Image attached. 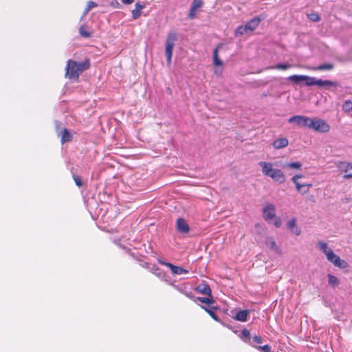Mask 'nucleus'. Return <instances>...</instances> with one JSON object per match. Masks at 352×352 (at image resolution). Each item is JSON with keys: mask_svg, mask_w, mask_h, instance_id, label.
Here are the masks:
<instances>
[{"mask_svg": "<svg viewBox=\"0 0 352 352\" xmlns=\"http://www.w3.org/2000/svg\"><path fill=\"white\" fill-rule=\"evenodd\" d=\"M288 80L294 83H299L302 80H305V85L307 86L317 85L319 87H324L326 89H329V87H337L338 85V82L336 81L329 80H323L303 75H292L288 77Z\"/></svg>", "mask_w": 352, "mask_h": 352, "instance_id": "f257e3e1", "label": "nucleus"}, {"mask_svg": "<svg viewBox=\"0 0 352 352\" xmlns=\"http://www.w3.org/2000/svg\"><path fill=\"white\" fill-rule=\"evenodd\" d=\"M89 66L90 64L88 60L82 62L69 60L66 67V76H68L70 79H77L80 74L88 69Z\"/></svg>", "mask_w": 352, "mask_h": 352, "instance_id": "f03ea898", "label": "nucleus"}, {"mask_svg": "<svg viewBox=\"0 0 352 352\" xmlns=\"http://www.w3.org/2000/svg\"><path fill=\"white\" fill-rule=\"evenodd\" d=\"M258 165L262 168V173L267 177H271L275 182L283 184L285 182V176L283 172L277 168H273V164L271 162H259Z\"/></svg>", "mask_w": 352, "mask_h": 352, "instance_id": "7ed1b4c3", "label": "nucleus"}, {"mask_svg": "<svg viewBox=\"0 0 352 352\" xmlns=\"http://www.w3.org/2000/svg\"><path fill=\"white\" fill-rule=\"evenodd\" d=\"M177 40V34L175 32H170L166 37L165 43V54L168 65L171 64V58L175 43Z\"/></svg>", "mask_w": 352, "mask_h": 352, "instance_id": "20e7f679", "label": "nucleus"}, {"mask_svg": "<svg viewBox=\"0 0 352 352\" xmlns=\"http://www.w3.org/2000/svg\"><path fill=\"white\" fill-rule=\"evenodd\" d=\"M310 129L320 133H327L330 130V126L324 120L311 119Z\"/></svg>", "mask_w": 352, "mask_h": 352, "instance_id": "39448f33", "label": "nucleus"}, {"mask_svg": "<svg viewBox=\"0 0 352 352\" xmlns=\"http://www.w3.org/2000/svg\"><path fill=\"white\" fill-rule=\"evenodd\" d=\"M311 119L304 116H294L288 120V122L289 123H296L299 126L310 129Z\"/></svg>", "mask_w": 352, "mask_h": 352, "instance_id": "423d86ee", "label": "nucleus"}, {"mask_svg": "<svg viewBox=\"0 0 352 352\" xmlns=\"http://www.w3.org/2000/svg\"><path fill=\"white\" fill-rule=\"evenodd\" d=\"M337 168L340 171L344 173V178L351 179L352 178V163L349 162H338L336 164Z\"/></svg>", "mask_w": 352, "mask_h": 352, "instance_id": "0eeeda50", "label": "nucleus"}, {"mask_svg": "<svg viewBox=\"0 0 352 352\" xmlns=\"http://www.w3.org/2000/svg\"><path fill=\"white\" fill-rule=\"evenodd\" d=\"M263 218L266 221H270L276 216L275 206L273 204H267L263 209Z\"/></svg>", "mask_w": 352, "mask_h": 352, "instance_id": "6e6552de", "label": "nucleus"}, {"mask_svg": "<svg viewBox=\"0 0 352 352\" xmlns=\"http://www.w3.org/2000/svg\"><path fill=\"white\" fill-rule=\"evenodd\" d=\"M177 230L183 234H186L189 232V226L186 221L183 218H178L176 221Z\"/></svg>", "mask_w": 352, "mask_h": 352, "instance_id": "1a4fd4ad", "label": "nucleus"}, {"mask_svg": "<svg viewBox=\"0 0 352 352\" xmlns=\"http://www.w3.org/2000/svg\"><path fill=\"white\" fill-rule=\"evenodd\" d=\"M160 263H162V265H164L168 267H170V269L171 270V272H173V274H188V271L182 267H179V266H175L170 263H167V262H165V261H160Z\"/></svg>", "mask_w": 352, "mask_h": 352, "instance_id": "9d476101", "label": "nucleus"}, {"mask_svg": "<svg viewBox=\"0 0 352 352\" xmlns=\"http://www.w3.org/2000/svg\"><path fill=\"white\" fill-rule=\"evenodd\" d=\"M262 19H263V17L260 16H256L252 19L245 23V28H247L248 32L254 31L258 26Z\"/></svg>", "mask_w": 352, "mask_h": 352, "instance_id": "9b49d317", "label": "nucleus"}, {"mask_svg": "<svg viewBox=\"0 0 352 352\" xmlns=\"http://www.w3.org/2000/svg\"><path fill=\"white\" fill-rule=\"evenodd\" d=\"M195 289L197 292H199L201 294L207 295V296H209L210 297H211L212 291H211L210 286L207 284H204V283L199 284L196 287Z\"/></svg>", "mask_w": 352, "mask_h": 352, "instance_id": "f8f14e48", "label": "nucleus"}, {"mask_svg": "<svg viewBox=\"0 0 352 352\" xmlns=\"http://www.w3.org/2000/svg\"><path fill=\"white\" fill-rule=\"evenodd\" d=\"M289 144L286 138H280L274 141L273 146L275 149H280L286 147Z\"/></svg>", "mask_w": 352, "mask_h": 352, "instance_id": "ddd939ff", "label": "nucleus"}, {"mask_svg": "<svg viewBox=\"0 0 352 352\" xmlns=\"http://www.w3.org/2000/svg\"><path fill=\"white\" fill-rule=\"evenodd\" d=\"M250 310L248 309H243L240 310L238 311L234 318L236 320L240 321V322H245L248 320V316L250 314Z\"/></svg>", "mask_w": 352, "mask_h": 352, "instance_id": "4468645a", "label": "nucleus"}, {"mask_svg": "<svg viewBox=\"0 0 352 352\" xmlns=\"http://www.w3.org/2000/svg\"><path fill=\"white\" fill-rule=\"evenodd\" d=\"M58 135L60 136V140L63 144L65 142H70L72 139V135L65 128L60 131V133H58Z\"/></svg>", "mask_w": 352, "mask_h": 352, "instance_id": "2eb2a0df", "label": "nucleus"}, {"mask_svg": "<svg viewBox=\"0 0 352 352\" xmlns=\"http://www.w3.org/2000/svg\"><path fill=\"white\" fill-rule=\"evenodd\" d=\"M265 244L269 246V248L274 250V252H276V253L278 254H280L281 253V250L280 248L277 246L275 241L274 240V239L271 236L270 237H267L265 240Z\"/></svg>", "mask_w": 352, "mask_h": 352, "instance_id": "dca6fc26", "label": "nucleus"}, {"mask_svg": "<svg viewBox=\"0 0 352 352\" xmlns=\"http://www.w3.org/2000/svg\"><path fill=\"white\" fill-rule=\"evenodd\" d=\"M135 9L132 10V17L133 19H137L141 15V10L145 7V5L140 3H136Z\"/></svg>", "mask_w": 352, "mask_h": 352, "instance_id": "f3484780", "label": "nucleus"}, {"mask_svg": "<svg viewBox=\"0 0 352 352\" xmlns=\"http://www.w3.org/2000/svg\"><path fill=\"white\" fill-rule=\"evenodd\" d=\"M201 308L204 309L214 320L219 322V318L217 315L214 313V310L217 309V307H206L204 305H201Z\"/></svg>", "mask_w": 352, "mask_h": 352, "instance_id": "a211bd4d", "label": "nucleus"}, {"mask_svg": "<svg viewBox=\"0 0 352 352\" xmlns=\"http://www.w3.org/2000/svg\"><path fill=\"white\" fill-rule=\"evenodd\" d=\"M221 47V45H218L213 52V61L215 66H222L223 62L219 58L218 50Z\"/></svg>", "mask_w": 352, "mask_h": 352, "instance_id": "6ab92c4d", "label": "nucleus"}, {"mask_svg": "<svg viewBox=\"0 0 352 352\" xmlns=\"http://www.w3.org/2000/svg\"><path fill=\"white\" fill-rule=\"evenodd\" d=\"M221 47V45H218L213 52V61L215 66H222L223 62L219 58L218 50Z\"/></svg>", "mask_w": 352, "mask_h": 352, "instance_id": "aec40b11", "label": "nucleus"}, {"mask_svg": "<svg viewBox=\"0 0 352 352\" xmlns=\"http://www.w3.org/2000/svg\"><path fill=\"white\" fill-rule=\"evenodd\" d=\"M328 283L332 287H335L339 285V280L333 275L329 274L327 275Z\"/></svg>", "mask_w": 352, "mask_h": 352, "instance_id": "412c9836", "label": "nucleus"}, {"mask_svg": "<svg viewBox=\"0 0 352 352\" xmlns=\"http://www.w3.org/2000/svg\"><path fill=\"white\" fill-rule=\"evenodd\" d=\"M333 67H334V65L332 63H324V64H321L316 67H314V69L319 70V71L331 70L333 69Z\"/></svg>", "mask_w": 352, "mask_h": 352, "instance_id": "4be33fe9", "label": "nucleus"}, {"mask_svg": "<svg viewBox=\"0 0 352 352\" xmlns=\"http://www.w3.org/2000/svg\"><path fill=\"white\" fill-rule=\"evenodd\" d=\"M334 266L338 267L340 269H345L348 267V263L346 261L341 259L338 257L336 262L333 263Z\"/></svg>", "mask_w": 352, "mask_h": 352, "instance_id": "5701e85b", "label": "nucleus"}, {"mask_svg": "<svg viewBox=\"0 0 352 352\" xmlns=\"http://www.w3.org/2000/svg\"><path fill=\"white\" fill-rule=\"evenodd\" d=\"M292 67V65L291 64H287V63H278V64H276V65L273 66V67H271L272 69H278V70H286V69H288L289 68H291Z\"/></svg>", "mask_w": 352, "mask_h": 352, "instance_id": "b1692460", "label": "nucleus"}, {"mask_svg": "<svg viewBox=\"0 0 352 352\" xmlns=\"http://www.w3.org/2000/svg\"><path fill=\"white\" fill-rule=\"evenodd\" d=\"M342 109L344 112H350L352 110V101L350 100L344 101L342 105Z\"/></svg>", "mask_w": 352, "mask_h": 352, "instance_id": "393cba45", "label": "nucleus"}, {"mask_svg": "<svg viewBox=\"0 0 352 352\" xmlns=\"http://www.w3.org/2000/svg\"><path fill=\"white\" fill-rule=\"evenodd\" d=\"M318 245L320 250L322 251L325 254L327 257V254L329 252L333 251L331 249L328 248L327 244L324 242L319 241Z\"/></svg>", "mask_w": 352, "mask_h": 352, "instance_id": "a878e982", "label": "nucleus"}, {"mask_svg": "<svg viewBox=\"0 0 352 352\" xmlns=\"http://www.w3.org/2000/svg\"><path fill=\"white\" fill-rule=\"evenodd\" d=\"M283 167L292 169H300L302 167V164L299 162H290L285 164Z\"/></svg>", "mask_w": 352, "mask_h": 352, "instance_id": "bb28decb", "label": "nucleus"}, {"mask_svg": "<svg viewBox=\"0 0 352 352\" xmlns=\"http://www.w3.org/2000/svg\"><path fill=\"white\" fill-rule=\"evenodd\" d=\"M247 32H248V30H247V28H245V25H241L238 27V28L235 30L234 36L236 37H238Z\"/></svg>", "mask_w": 352, "mask_h": 352, "instance_id": "cd10ccee", "label": "nucleus"}, {"mask_svg": "<svg viewBox=\"0 0 352 352\" xmlns=\"http://www.w3.org/2000/svg\"><path fill=\"white\" fill-rule=\"evenodd\" d=\"M199 300V302L208 305H211L214 303V300L212 299V296L210 298H204V297H197L195 298V301Z\"/></svg>", "mask_w": 352, "mask_h": 352, "instance_id": "c85d7f7f", "label": "nucleus"}, {"mask_svg": "<svg viewBox=\"0 0 352 352\" xmlns=\"http://www.w3.org/2000/svg\"><path fill=\"white\" fill-rule=\"evenodd\" d=\"M79 33L82 36L85 38H89L91 36V33L87 30V28L85 26H81L80 28Z\"/></svg>", "mask_w": 352, "mask_h": 352, "instance_id": "c756f323", "label": "nucleus"}, {"mask_svg": "<svg viewBox=\"0 0 352 352\" xmlns=\"http://www.w3.org/2000/svg\"><path fill=\"white\" fill-rule=\"evenodd\" d=\"M339 256H337L334 252L333 251H331L329 252L328 254H327V260L332 263L333 264L334 262H336V259L338 258Z\"/></svg>", "mask_w": 352, "mask_h": 352, "instance_id": "7c9ffc66", "label": "nucleus"}, {"mask_svg": "<svg viewBox=\"0 0 352 352\" xmlns=\"http://www.w3.org/2000/svg\"><path fill=\"white\" fill-rule=\"evenodd\" d=\"M202 6H203L202 0H193L190 8H192V10H197L198 8H201Z\"/></svg>", "mask_w": 352, "mask_h": 352, "instance_id": "2f4dec72", "label": "nucleus"}, {"mask_svg": "<svg viewBox=\"0 0 352 352\" xmlns=\"http://www.w3.org/2000/svg\"><path fill=\"white\" fill-rule=\"evenodd\" d=\"M97 6H98L97 3L95 2L89 1L87 5L86 8L85 9L84 15L87 14L92 8L96 7Z\"/></svg>", "mask_w": 352, "mask_h": 352, "instance_id": "473e14b6", "label": "nucleus"}, {"mask_svg": "<svg viewBox=\"0 0 352 352\" xmlns=\"http://www.w3.org/2000/svg\"><path fill=\"white\" fill-rule=\"evenodd\" d=\"M241 334H242V339L245 341V342H249L250 340V333L248 330L244 329L242 330L241 331Z\"/></svg>", "mask_w": 352, "mask_h": 352, "instance_id": "72a5a7b5", "label": "nucleus"}, {"mask_svg": "<svg viewBox=\"0 0 352 352\" xmlns=\"http://www.w3.org/2000/svg\"><path fill=\"white\" fill-rule=\"evenodd\" d=\"M296 185V190L301 192L302 194H306L308 192V188H306V190H302V188H305V185L300 184L298 182H294Z\"/></svg>", "mask_w": 352, "mask_h": 352, "instance_id": "f704fd0d", "label": "nucleus"}, {"mask_svg": "<svg viewBox=\"0 0 352 352\" xmlns=\"http://www.w3.org/2000/svg\"><path fill=\"white\" fill-rule=\"evenodd\" d=\"M256 348L261 352H271V346L268 344L256 346Z\"/></svg>", "mask_w": 352, "mask_h": 352, "instance_id": "c9c22d12", "label": "nucleus"}, {"mask_svg": "<svg viewBox=\"0 0 352 352\" xmlns=\"http://www.w3.org/2000/svg\"><path fill=\"white\" fill-rule=\"evenodd\" d=\"M73 179H74L76 186H78V187H80L82 186V180L79 176H78L76 175H73Z\"/></svg>", "mask_w": 352, "mask_h": 352, "instance_id": "e433bc0d", "label": "nucleus"}, {"mask_svg": "<svg viewBox=\"0 0 352 352\" xmlns=\"http://www.w3.org/2000/svg\"><path fill=\"white\" fill-rule=\"evenodd\" d=\"M308 17L310 20L313 21H318L320 20V17L318 15V14L316 13H311L310 14H308Z\"/></svg>", "mask_w": 352, "mask_h": 352, "instance_id": "4c0bfd02", "label": "nucleus"}, {"mask_svg": "<svg viewBox=\"0 0 352 352\" xmlns=\"http://www.w3.org/2000/svg\"><path fill=\"white\" fill-rule=\"evenodd\" d=\"M54 124H55V128H56V132L58 133H60V131L63 130V129L62 127V123L58 120H56L54 122Z\"/></svg>", "mask_w": 352, "mask_h": 352, "instance_id": "58836bf2", "label": "nucleus"}, {"mask_svg": "<svg viewBox=\"0 0 352 352\" xmlns=\"http://www.w3.org/2000/svg\"><path fill=\"white\" fill-rule=\"evenodd\" d=\"M253 340H254L256 343H257V344H260V343H262V342H263V338H262L261 336H254L253 337Z\"/></svg>", "mask_w": 352, "mask_h": 352, "instance_id": "ea45409f", "label": "nucleus"}, {"mask_svg": "<svg viewBox=\"0 0 352 352\" xmlns=\"http://www.w3.org/2000/svg\"><path fill=\"white\" fill-rule=\"evenodd\" d=\"M197 10H192V8H190V12H189V18L190 19H193L195 15V12H196Z\"/></svg>", "mask_w": 352, "mask_h": 352, "instance_id": "a19ab883", "label": "nucleus"}, {"mask_svg": "<svg viewBox=\"0 0 352 352\" xmlns=\"http://www.w3.org/2000/svg\"><path fill=\"white\" fill-rule=\"evenodd\" d=\"M302 176V175H296L292 178V181L293 182H298V179L301 178Z\"/></svg>", "mask_w": 352, "mask_h": 352, "instance_id": "79ce46f5", "label": "nucleus"}, {"mask_svg": "<svg viewBox=\"0 0 352 352\" xmlns=\"http://www.w3.org/2000/svg\"><path fill=\"white\" fill-rule=\"evenodd\" d=\"M287 226H288V228L289 229H292L295 227L296 226V223H295V221L294 220H292L290 221L288 223H287Z\"/></svg>", "mask_w": 352, "mask_h": 352, "instance_id": "37998d69", "label": "nucleus"}, {"mask_svg": "<svg viewBox=\"0 0 352 352\" xmlns=\"http://www.w3.org/2000/svg\"><path fill=\"white\" fill-rule=\"evenodd\" d=\"M274 225L276 227V228H278L281 225V221H280V219H277L275 220L274 223Z\"/></svg>", "mask_w": 352, "mask_h": 352, "instance_id": "c03bdc74", "label": "nucleus"}, {"mask_svg": "<svg viewBox=\"0 0 352 352\" xmlns=\"http://www.w3.org/2000/svg\"><path fill=\"white\" fill-rule=\"evenodd\" d=\"M134 0H122V2L124 3V4H126V5H129V4H131L133 2Z\"/></svg>", "mask_w": 352, "mask_h": 352, "instance_id": "a18cd8bd", "label": "nucleus"}, {"mask_svg": "<svg viewBox=\"0 0 352 352\" xmlns=\"http://www.w3.org/2000/svg\"><path fill=\"white\" fill-rule=\"evenodd\" d=\"M293 231L296 235H299L300 234V230L298 228H296V229Z\"/></svg>", "mask_w": 352, "mask_h": 352, "instance_id": "49530a36", "label": "nucleus"}, {"mask_svg": "<svg viewBox=\"0 0 352 352\" xmlns=\"http://www.w3.org/2000/svg\"><path fill=\"white\" fill-rule=\"evenodd\" d=\"M305 188H308V190L309 189L310 187L312 186V184H305Z\"/></svg>", "mask_w": 352, "mask_h": 352, "instance_id": "de8ad7c7", "label": "nucleus"}, {"mask_svg": "<svg viewBox=\"0 0 352 352\" xmlns=\"http://www.w3.org/2000/svg\"><path fill=\"white\" fill-rule=\"evenodd\" d=\"M302 190H306V188H302Z\"/></svg>", "mask_w": 352, "mask_h": 352, "instance_id": "09e8293b", "label": "nucleus"}]
</instances>
